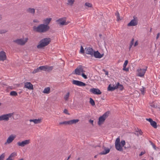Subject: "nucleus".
Returning a JSON list of instances; mask_svg holds the SVG:
<instances>
[{"instance_id":"f257e3e1","label":"nucleus","mask_w":160,"mask_h":160,"mask_svg":"<svg viewBox=\"0 0 160 160\" xmlns=\"http://www.w3.org/2000/svg\"><path fill=\"white\" fill-rule=\"evenodd\" d=\"M49 29V27L48 25L44 24H40L38 27L34 26L33 27L34 31L39 33L46 32Z\"/></svg>"},{"instance_id":"f03ea898","label":"nucleus","mask_w":160,"mask_h":160,"mask_svg":"<svg viewBox=\"0 0 160 160\" xmlns=\"http://www.w3.org/2000/svg\"><path fill=\"white\" fill-rule=\"evenodd\" d=\"M51 41L50 38H46L41 39L39 42V44L37 45L38 48H41L48 45Z\"/></svg>"},{"instance_id":"7ed1b4c3","label":"nucleus","mask_w":160,"mask_h":160,"mask_svg":"<svg viewBox=\"0 0 160 160\" xmlns=\"http://www.w3.org/2000/svg\"><path fill=\"white\" fill-rule=\"evenodd\" d=\"M28 38L18 39L13 40V42L18 45H23L25 44L28 40Z\"/></svg>"},{"instance_id":"20e7f679","label":"nucleus","mask_w":160,"mask_h":160,"mask_svg":"<svg viewBox=\"0 0 160 160\" xmlns=\"http://www.w3.org/2000/svg\"><path fill=\"white\" fill-rule=\"evenodd\" d=\"M13 113H9L5 114L0 116V121H7L9 120L10 118H11L13 115Z\"/></svg>"},{"instance_id":"39448f33","label":"nucleus","mask_w":160,"mask_h":160,"mask_svg":"<svg viewBox=\"0 0 160 160\" xmlns=\"http://www.w3.org/2000/svg\"><path fill=\"white\" fill-rule=\"evenodd\" d=\"M109 113L106 112L104 113L102 116L100 117L99 118L98 124L99 125L101 124L108 117Z\"/></svg>"},{"instance_id":"423d86ee","label":"nucleus","mask_w":160,"mask_h":160,"mask_svg":"<svg viewBox=\"0 0 160 160\" xmlns=\"http://www.w3.org/2000/svg\"><path fill=\"white\" fill-rule=\"evenodd\" d=\"M79 121L78 119H73L67 121H63L59 123L60 125L64 124L65 125H71L72 124L76 123Z\"/></svg>"},{"instance_id":"0eeeda50","label":"nucleus","mask_w":160,"mask_h":160,"mask_svg":"<svg viewBox=\"0 0 160 160\" xmlns=\"http://www.w3.org/2000/svg\"><path fill=\"white\" fill-rule=\"evenodd\" d=\"M73 74L81 75V72H83L85 71L83 70L82 66L80 65L75 70Z\"/></svg>"},{"instance_id":"6e6552de","label":"nucleus","mask_w":160,"mask_h":160,"mask_svg":"<svg viewBox=\"0 0 160 160\" xmlns=\"http://www.w3.org/2000/svg\"><path fill=\"white\" fill-rule=\"evenodd\" d=\"M66 18H60L57 20L56 22L58 24L61 25H67L68 24V23L66 22Z\"/></svg>"},{"instance_id":"1a4fd4ad","label":"nucleus","mask_w":160,"mask_h":160,"mask_svg":"<svg viewBox=\"0 0 160 160\" xmlns=\"http://www.w3.org/2000/svg\"><path fill=\"white\" fill-rule=\"evenodd\" d=\"M134 19L132 20L129 23L128 26H135L138 24V20L137 17L135 16L133 17Z\"/></svg>"},{"instance_id":"9d476101","label":"nucleus","mask_w":160,"mask_h":160,"mask_svg":"<svg viewBox=\"0 0 160 160\" xmlns=\"http://www.w3.org/2000/svg\"><path fill=\"white\" fill-rule=\"evenodd\" d=\"M30 143V140H26L22 142H18L17 143V145L21 147H24L25 145L29 144Z\"/></svg>"},{"instance_id":"9b49d317","label":"nucleus","mask_w":160,"mask_h":160,"mask_svg":"<svg viewBox=\"0 0 160 160\" xmlns=\"http://www.w3.org/2000/svg\"><path fill=\"white\" fill-rule=\"evenodd\" d=\"M72 83L73 84L80 87L85 86L86 85L85 83L82 82L74 80L72 81Z\"/></svg>"},{"instance_id":"f8f14e48","label":"nucleus","mask_w":160,"mask_h":160,"mask_svg":"<svg viewBox=\"0 0 160 160\" xmlns=\"http://www.w3.org/2000/svg\"><path fill=\"white\" fill-rule=\"evenodd\" d=\"M147 67H146V68L145 69H140L137 70L138 73L137 75L138 76L142 77L143 76L145 73L147 71Z\"/></svg>"},{"instance_id":"ddd939ff","label":"nucleus","mask_w":160,"mask_h":160,"mask_svg":"<svg viewBox=\"0 0 160 160\" xmlns=\"http://www.w3.org/2000/svg\"><path fill=\"white\" fill-rule=\"evenodd\" d=\"M85 51L86 54L90 55L92 57H93V54L94 51L92 48L90 47L86 48H85Z\"/></svg>"},{"instance_id":"4468645a","label":"nucleus","mask_w":160,"mask_h":160,"mask_svg":"<svg viewBox=\"0 0 160 160\" xmlns=\"http://www.w3.org/2000/svg\"><path fill=\"white\" fill-rule=\"evenodd\" d=\"M16 137V136L15 135L12 134L10 135L7 140L6 142L5 143V144L7 143L10 144L12 142Z\"/></svg>"},{"instance_id":"2eb2a0df","label":"nucleus","mask_w":160,"mask_h":160,"mask_svg":"<svg viewBox=\"0 0 160 160\" xmlns=\"http://www.w3.org/2000/svg\"><path fill=\"white\" fill-rule=\"evenodd\" d=\"M90 91L94 94L100 95L102 92L98 88H92L90 90Z\"/></svg>"},{"instance_id":"dca6fc26","label":"nucleus","mask_w":160,"mask_h":160,"mask_svg":"<svg viewBox=\"0 0 160 160\" xmlns=\"http://www.w3.org/2000/svg\"><path fill=\"white\" fill-rule=\"evenodd\" d=\"M7 59L6 53L3 51L0 52V61H4Z\"/></svg>"},{"instance_id":"f3484780","label":"nucleus","mask_w":160,"mask_h":160,"mask_svg":"<svg viewBox=\"0 0 160 160\" xmlns=\"http://www.w3.org/2000/svg\"><path fill=\"white\" fill-rule=\"evenodd\" d=\"M103 54H101L98 51H94L93 54V56H94L96 58H101L103 57Z\"/></svg>"},{"instance_id":"a211bd4d","label":"nucleus","mask_w":160,"mask_h":160,"mask_svg":"<svg viewBox=\"0 0 160 160\" xmlns=\"http://www.w3.org/2000/svg\"><path fill=\"white\" fill-rule=\"evenodd\" d=\"M24 87L29 90L33 89L32 85L30 82H26L24 83Z\"/></svg>"},{"instance_id":"6ab92c4d","label":"nucleus","mask_w":160,"mask_h":160,"mask_svg":"<svg viewBox=\"0 0 160 160\" xmlns=\"http://www.w3.org/2000/svg\"><path fill=\"white\" fill-rule=\"evenodd\" d=\"M17 153L14 152L12 153L9 156L8 158L6 160H13L14 159V158L17 156Z\"/></svg>"},{"instance_id":"aec40b11","label":"nucleus","mask_w":160,"mask_h":160,"mask_svg":"<svg viewBox=\"0 0 160 160\" xmlns=\"http://www.w3.org/2000/svg\"><path fill=\"white\" fill-rule=\"evenodd\" d=\"M110 152V149L108 148L105 147L104 150L102 152L100 153V154L101 155L106 154L109 152Z\"/></svg>"},{"instance_id":"412c9836","label":"nucleus","mask_w":160,"mask_h":160,"mask_svg":"<svg viewBox=\"0 0 160 160\" xmlns=\"http://www.w3.org/2000/svg\"><path fill=\"white\" fill-rule=\"evenodd\" d=\"M115 148L118 150L120 151H122L123 149L120 143L115 144Z\"/></svg>"},{"instance_id":"4be33fe9","label":"nucleus","mask_w":160,"mask_h":160,"mask_svg":"<svg viewBox=\"0 0 160 160\" xmlns=\"http://www.w3.org/2000/svg\"><path fill=\"white\" fill-rule=\"evenodd\" d=\"M116 89L117 88H118L120 90H122L123 89V87L122 85V84H120L118 82L117 84L115 86Z\"/></svg>"},{"instance_id":"5701e85b","label":"nucleus","mask_w":160,"mask_h":160,"mask_svg":"<svg viewBox=\"0 0 160 160\" xmlns=\"http://www.w3.org/2000/svg\"><path fill=\"white\" fill-rule=\"evenodd\" d=\"M29 121L30 122H33L35 124H37L40 122L41 120L39 119H30L29 120Z\"/></svg>"},{"instance_id":"b1692460","label":"nucleus","mask_w":160,"mask_h":160,"mask_svg":"<svg viewBox=\"0 0 160 160\" xmlns=\"http://www.w3.org/2000/svg\"><path fill=\"white\" fill-rule=\"evenodd\" d=\"M52 19L50 18H47L43 20L44 23L45 24V25H48L49 23L51 20Z\"/></svg>"},{"instance_id":"393cba45","label":"nucleus","mask_w":160,"mask_h":160,"mask_svg":"<svg viewBox=\"0 0 160 160\" xmlns=\"http://www.w3.org/2000/svg\"><path fill=\"white\" fill-rule=\"evenodd\" d=\"M116 89V86L112 87L111 84H109L108 88V90L109 91H113Z\"/></svg>"},{"instance_id":"a878e982","label":"nucleus","mask_w":160,"mask_h":160,"mask_svg":"<svg viewBox=\"0 0 160 160\" xmlns=\"http://www.w3.org/2000/svg\"><path fill=\"white\" fill-rule=\"evenodd\" d=\"M50 92V88L49 87H47L44 88L43 92L44 93L48 94Z\"/></svg>"},{"instance_id":"bb28decb","label":"nucleus","mask_w":160,"mask_h":160,"mask_svg":"<svg viewBox=\"0 0 160 160\" xmlns=\"http://www.w3.org/2000/svg\"><path fill=\"white\" fill-rule=\"evenodd\" d=\"M27 11L28 12L34 14L35 13V10L34 8H29L28 9Z\"/></svg>"},{"instance_id":"cd10ccee","label":"nucleus","mask_w":160,"mask_h":160,"mask_svg":"<svg viewBox=\"0 0 160 160\" xmlns=\"http://www.w3.org/2000/svg\"><path fill=\"white\" fill-rule=\"evenodd\" d=\"M150 124L154 128H157V123L156 122L153 121L152 122H151Z\"/></svg>"},{"instance_id":"c85d7f7f","label":"nucleus","mask_w":160,"mask_h":160,"mask_svg":"<svg viewBox=\"0 0 160 160\" xmlns=\"http://www.w3.org/2000/svg\"><path fill=\"white\" fill-rule=\"evenodd\" d=\"M18 95L17 92L15 91H12L10 93V95L11 96H16Z\"/></svg>"},{"instance_id":"c756f323","label":"nucleus","mask_w":160,"mask_h":160,"mask_svg":"<svg viewBox=\"0 0 160 160\" xmlns=\"http://www.w3.org/2000/svg\"><path fill=\"white\" fill-rule=\"evenodd\" d=\"M70 93L68 92L67 94L64 96V98L65 101H68Z\"/></svg>"},{"instance_id":"7c9ffc66","label":"nucleus","mask_w":160,"mask_h":160,"mask_svg":"<svg viewBox=\"0 0 160 160\" xmlns=\"http://www.w3.org/2000/svg\"><path fill=\"white\" fill-rule=\"evenodd\" d=\"M53 69V66H49L46 65V71H51Z\"/></svg>"},{"instance_id":"2f4dec72","label":"nucleus","mask_w":160,"mask_h":160,"mask_svg":"<svg viewBox=\"0 0 160 160\" xmlns=\"http://www.w3.org/2000/svg\"><path fill=\"white\" fill-rule=\"evenodd\" d=\"M74 2V0H68L67 4L71 6H72Z\"/></svg>"},{"instance_id":"473e14b6","label":"nucleus","mask_w":160,"mask_h":160,"mask_svg":"<svg viewBox=\"0 0 160 160\" xmlns=\"http://www.w3.org/2000/svg\"><path fill=\"white\" fill-rule=\"evenodd\" d=\"M39 69L40 71H46V65L41 66L39 67Z\"/></svg>"},{"instance_id":"72a5a7b5","label":"nucleus","mask_w":160,"mask_h":160,"mask_svg":"<svg viewBox=\"0 0 160 160\" xmlns=\"http://www.w3.org/2000/svg\"><path fill=\"white\" fill-rule=\"evenodd\" d=\"M40 69H39V67L38 68H37L36 69H34V70L32 72V73L33 74L35 73H36L39 72H40Z\"/></svg>"},{"instance_id":"f704fd0d","label":"nucleus","mask_w":160,"mask_h":160,"mask_svg":"<svg viewBox=\"0 0 160 160\" xmlns=\"http://www.w3.org/2000/svg\"><path fill=\"white\" fill-rule=\"evenodd\" d=\"M90 102L92 106H93L95 105V102H94V101L91 98H90Z\"/></svg>"},{"instance_id":"c9c22d12","label":"nucleus","mask_w":160,"mask_h":160,"mask_svg":"<svg viewBox=\"0 0 160 160\" xmlns=\"http://www.w3.org/2000/svg\"><path fill=\"white\" fill-rule=\"evenodd\" d=\"M116 16L117 17V18L118 21H119L120 20V16L118 12H117L115 13Z\"/></svg>"},{"instance_id":"e433bc0d","label":"nucleus","mask_w":160,"mask_h":160,"mask_svg":"<svg viewBox=\"0 0 160 160\" xmlns=\"http://www.w3.org/2000/svg\"><path fill=\"white\" fill-rule=\"evenodd\" d=\"M85 6L89 7V8H91L92 7V5L89 3V2H86L85 3Z\"/></svg>"},{"instance_id":"4c0bfd02","label":"nucleus","mask_w":160,"mask_h":160,"mask_svg":"<svg viewBox=\"0 0 160 160\" xmlns=\"http://www.w3.org/2000/svg\"><path fill=\"white\" fill-rule=\"evenodd\" d=\"M134 39L133 38H132L131 42H130V44L129 46V50H130L131 48H132V45H133V43H134Z\"/></svg>"},{"instance_id":"58836bf2","label":"nucleus","mask_w":160,"mask_h":160,"mask_svg":"<svg viewBox=\"0 0 160 160\" xmlns=\"http://www.w3.org/2000/svg\"><path fill=\"white\" fill-rule=\"evenodd\" d=\"M150 142L151 145L152 146V147H153V148H154V150H156L157 148H158L156 147V146L155 145V144L154 143H153L151 141H150Z\"/></svg>"},{"instance_id":"ea45409f","label":"nucleus","mask_w":160,"mask_h":160,"mask_svg":"<svg viewBox=\"0 0 160 160\" xmlns=\"http://www.w3.org/2000/svg\"><path fill=\"white\" fill-rule=\"evenodd\" d=\"M150 106L153 108H158V106L157 105H155L154 103H151L150 105Z\"/></svg>"},{"instance_id":"a19ab883","label":"nucleus","mask_w":160,"mask_h":160,"mask_svg":"<svg viewBox=\"0 0 160 160\" xmlns=\"http://www.w3.org/2000/svg\"><path fill=\"white\" fill-rule=\"evenodd\" d=\"M5 153H3L0 156V160H3L5 157Z\"/></svg>"},{"instance_id":"79ce46f5","label":"nucleus","mask_w":160,"mask_h":160,"mask_svg":"<svg viewBox=\"0 0 160 160\" xmlns=\"http://www.w3.org/2000/svg\"><path fill=\"white\" fill-rule=\"evenodd\" d=\"M7 31L6 30H0V34H3L7 32Z\"/></svg>"},{"instance_id":"37998d69","label":"nucleus","mask_w":160,"mask_h":160,"mask_svg":"<svg viewBox=\"0 0 160 160\" xmlns=\"http://www.w3.org/2000/svg\"><path fill=\"white\" fill-rule=\"evenodd\" d=\"M128 60H125L123 64V67H124V68H125V67H126L127 65L128 64Z\"/></svg>"},{"instance_id":"c03bdc74","label":"nucleus","mask_w":160,"mask_h":160,"mask_svg":"<svg viewBox=\"0 0 160 160\" xmlns=\"http://www.w3.org/2000/svg\"><path fill=\"white\" fill-rule=\"evenodd\" d=\"M120 143V139L119 138H117L115 142V144H119Z\"/></svg>"},{"instance_id":"a18cd8bd","label":"nucleus","mask_w":160,"mask_h":160,"mask_svg":"<svg viewBox=\"0 0 160 160\" xmlns=\"http://www.w3.org/2000/svg\"><path fill=\"white\" fill-rule=\"evenodd\" d=\"M81 75H82V77L84 78L85 79H86L87 78V76L85 75L84 74V73H83L82 72V73L81 74Z\"/></svg>"},{"instance_id":"49530a36","label":"nucleus","mask_w":160,"mask_h":160,"mask_svg":"<svg viewBox=\"0 0 160 160\" xmlns=\"http://www.w3.org/2000/svg\"><path fill=\"white\" fill-rule=\"evenodd\" d=\"M121 143L122 147H123L125 144V142L124 140H122L121 141Z\"/></svg>"},{"instance_id":"de8ad7c7","label":"nucleus","mask_w":160,"mask_h":160,"mask_svg":"<svg viewBox=\"0 0 160 160\" xmlns=\"http://www.w3.org/2000/svg\"><path fill=\"white\" fill-rule=\"evenodd\" d=\"M80 52L82 53H84V50L82 46H81L80 48Z\"/></svg>"},{"instance_id":"09e8293b","label":"nucleus","mask_w":160,"mask_h":160,"mask_svg":"<svg viewBox=\"0 0 160 160\" xmlns=\"http://www.w3.org/2000/svg\"><path fill=\"white\" fill-rule=\"evenodd\" d=\"M145 153V151H142L141 152L140 154H139V156H142V155H143Z\"/></svg>"},{"instance_id":"8fccbe9b","label":"nucleus","mask_w":160,"mask_h":160,"mask_svg":"<svg viewBox=\"0 0 160 160\" xmlns=\"http://www.w3.org/2000/svg\"><path fill=\"white\" fill-rule=\"evenodd\" d=\"M123 70L126 71H129V69L128 68H126V67H125V68L123 67Z\"/></svg>"},{"instance_id":"3c124183","label":"nucleus","mask_w":160,"mask_h":160,"mask_svg":"<svg viewBox=\"0 0 160 160\" xmlns=\"http://www.w3.org/2000/svg\"><path fill=\"white\" fill-rule=\"evenodd\" d=\"M64 112L65 113H66L67 114H69L68 113V111L67 109H65L64 110Z\"/></svg>"},{"instance_id":"603ef678","label":"nucleus","mask_w":160,"mask_h":160,"mask_svg":"<svg viewBox=\"0 0 160 160\" xmlns=\"http://www.w3.org/2000/svg\"><path fill=\"white\" fill-rule=\"evenodd\" d=\"M146 120H147L150 123H151V122H152L153 121V120H152V119L151 118H149L148 119H146Z\"/></svg>"},{"instance_id":"864d4df0","label":"nucleus","mask_w":160,"mask_h":160,"mask_svg":"<svg viewBox=\"0 0 160 160\" xmlns=\"http://www.w3.org/2000/svg\"><path fill=\"white\" fill-rule=\"evenodd\" d=\"M138 134L140 135H142V132L141 130H138Z\"/></svg>"},{"instance_id":"5fc2aeb1","label":"nucleus","mask_w":160,"mask_h":160,"mask_svg":"<svg viewBox=\"0 0 160 160\" xmlns=\"http://www.w3.org/2000/svg\"><path fill=\"white\" fill-rule=\"evenodd\" d=\"M33 22H39V21L38 19H34L33 20Z\"/></svg>"},{"instance_id":"6e6d98bb","label":"nucleus","mask_w":160,"mask_h":160,"mask_svg":"<svg viewBox=\"0 0 160 160\" xmlns=\"http://www.w3.org/2000/svg\"><path fill=\"white\" fill-rule=\"evenodd\" d=\"M138 41H136L134 43V46L135 47L137 46V45H138Z\"/></svg>"},{"instance_id":"4d7b16f0","label":"nucleus","mask_w":160,"mask_h":160,"mask_svg":"<svg viewBox=\"0 0 160 160\" xmlns=\"http://www.w3.org/2000/svg\"><path fill=\"white\" fill-rule=\"evenodd\" d=\"M141 91L142 94H144L145 92H144V89H143L141 90Z\"/></svg>"},{"instance_id":"13d9d810","label":"nucleus","mask_w":160,"mask_h":160,"mask_svg":"<svg viewBox=\"0 0 160 160\" xmlns=\"http://www.w3.org/2000/svg\"><path fill=\"white\" fill-rule=\"evenodd\" d=\"M159 36H160V33H158V34H157V36L156 37L157 39L159 38Z\"/></svg>"},{"instance_id":"bf43d9fd","label":"nucleus","mask_w":160,"mask_h":160,"mask_svg":"<svg viewBox=\"0 0 160 160\" xmlns=\"http://www.w3.org/2000/svg\"><path fill=\"white\" fill-rule=\"evenodd\" d=\"M89 122L90 123H92V124H93V120H92L90 119L89 120Z\"/></svg>"},{"instance_id":"052dcab7","label":"nucleus","mask_w":160,"mask_h":160,"mask_svg":"<svg viewBox=\"0 0 160 160\" xmlns=\"http://www.w3.org/2000/svg\"><path fill=\"white\" fill-rule=\"evenodd\" d=\"M70 157H71V155L69 156L68 157V158L67 159V160H68V159H70Z\"/></svg>"},{"instance_id":"680f3d73","label":"nucleus","mask_w":160,"mask_h":160,"mask_svg":"<svg viewBox=\"0 0 160 160\" xmlns=\"http://www.w3.org/2000/svg\"><path fill=\"white\" fill-rule=\"evenodd\" d=\"M2 19V16L0 15V20H1Z\"/></svg>"},{"instance_id":"e2e57ef3","label":"nucleus","mask_w":160,"mask_h":160,"mask_svg":"<svg viewBox=\"0 0 160 160\" xmlns=\"http://www.w3.org/2000/svg\"><path fill=\"white\" fill-rule=\"evenodd\" d=\"M105 74L106 75H108V72H105Z\"/></svg>"},{"instance_id":"0e129e2a","label":"nucleus","mask_w":160,"mask_h":160,"mask_svg":"<svg viewBox=\"0 0 160 160\" xmlns=\"http://www.w3.org/2000/svg\"><path fill=\"white\" fill-rule=\"evenodd\" d=\"M135 134H136V135H138V132H137V133H135Z\"/></svg>"},{"instance_id":"69168bd1","label":"nucleus","mask_w":160,"mask_h":160,"mask_svg":"<svg viewBox=\"0 0 160 160\" xmlns=\"http://www.w3.org/2000/svg\"><path fill=\"white\" fill-rule=\"evenodd\" d=\"M151 31H152V28H151L150 29V32H151Z\"/></svg>"},{"instance_id":"338daca9","label":"nucleus","mask_w":160,"mask_h":160,"mask_svg":"<svg viewBox=\"0 0 160 160\" xmlns=\"http://www.w3.org/2000/svg\"><path fill=\"white\" fill-rule=\"evenodd\" d=\"M97 157V155H95V156H94V157H95V158H96V157Z\"/></svg>"},{"instance_id":"774afa93","label":"nucleus","mask_w":160,"mask_h":160,"mask_svg":"<svg viewBox=\"0 0 160 160\" xmlns=\"http://www.w3.org/2000/svg\"><path fill=\"white\" fill-rule=\"evenodd\" d=\"M102 36L101 34H99V36H100H100Z\"/></svg>"}]
</instances>
